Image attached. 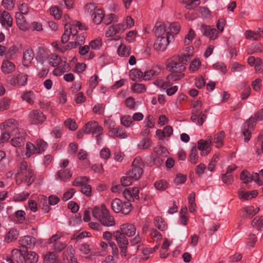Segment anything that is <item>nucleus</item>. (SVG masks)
I'll return each instance as SVG.
<instances>
[{
    "instance_id": "44",
    "label": "nucleus",
    "mask_w": 263,
    "mask_h": 263,
    "mask_svg": "<svg viewBox=\"0 0 263 263\" xmlns=\"http://www.w3.org/2000/svg\"><path fill=\"white\" fill-rule=\"evenodd\" d=\"M189 161L193 164H195L198 161V151L195 147H192L191 150Z\"/></svg>"
},
{
    "instance_id": "24",
    "label": "nucleus",
    "mask_w": 263,
    "mask_h": 263,
    "mask_svg": "<svg viewBox=\"0 0 263 263\" xmlns=\"http://www.w3.org/2000/svg\"><path fill=\"white\" fill-rule=\"evenodd\" d=\"M16 24L19 29L25 31L29 29V25L25 18L21 13L16 12L15 14Z\"/></svg>"
},
{
    "instance_id": "28",
    "label": "nucleus",
    "mask_w": 263,
    "mask_h": 263,
    "mask_svg": "<svg viewBox=\"0 0 263 263\" xmlns=\"http://www.w3.org/2000/svg\"><path fill=\"white\" fill-rule=\"evenodd\" d=\"M34 57V53L32 49L26 48L23 52V64L28 66L31 62Z\"/></svg>"
},
{
    "instance_id": "7",
    "label": "nucleus",
    "mask_w": 263,
    "mask_h": 263,
    "mask_svg": "<svg viewBox=\"0 0 263 263\" xmlns=\"http://www.w3.org/2000/svg\"><path fill=\"white\" fill-rule=\"evenodd\" d=\"M111 206L112 211L116 213L127 215L132 210V204L129 202H122L118 198H115L111 201Z\"/></svg>"
},
{
    "instance_id": "58",
    "label": "nucleus",
    "mask_w": 263,
    "mask_h": 263,
    "mask_svg": "<svg viewBox=\"0 0 263 263\" xmlns=\"http://www.w3.org/2000/svg\"><path fill=\"white\" fill-rule=\"evenodd\" d=\"M201 62L198 59H194L191 63L189 69L192 72L197 71L200 66Z\"/></svg>"
},
{
    "instance_id": "11",
    "label": "nucleus",
    "mask_w": 263,
    "mask_h": 263,
    "mask_svg": "<svg viewBox=\"0 0 263 263\" xmlns=\"http://www.w3.org/2000/svg\"><path fill=\"white\" fill-rule=\"evenodd\" d=\"M84 132L86 134L91 133L93 136L98 137L102 135L103 127L96 121H90L87 123L84 127Z\"/></svg>"
},
{
    "instance_id": "59",
    "label": "nucleus",
    "mask_w": 263,
    "mask_h": 263,
    "mask_svg": "<svg viewBox=\"0 0 263 263\" xmlns=\"http://www.w3.org/2000/svg\"><path fill=\"white\" fill-rule=\"evenodd\" d=\"M90 233L86 231L77 232L72 237V239L80 240L85 237H90Z\"/></svg>"
},
{
    "instance_id": "56",
    "label": "nucleus",
    "mask_w": 263,
    "mask_h": 263,
    "mask_svg": "<svg viewBox=\"0 0 263 263\" xmlns=\"http://www.w3.org/2000/svg\"><path fill=\"white\" fill-rule=\"evenodd\" d=\"M195 33L194 31L191 29L185 35L184 43L185 45H188L190 44L195 37Z\"/></svg>"
},
{
    "instance_id": "13",
    "label": "nucleus",
    "mask_w": 263,
    "mask_h": 263,
    "mask_svg": "<svg viewBox=\"0 0 263 263\" xmlns=\"http://www.w3.org/2000/svg\"><path fill=\"white\" fill-rule=\"evenodd\" d=\"M14 136L10 141L11 144L14 147H20L24 145L25 141L26 133L22 129L13 136Z\"/></svg>"
},
{
    "instance_id": "25",
    "label": "nucleus",
    "mask_w": 263,
    "mask_h": 263,
    "mask_svg": "<svg viewBox=\"0 0 263 263\" xmlns=\"http://www.w3.org/2000/svg\"><path fill=\"white\" fill-rule=\"evenodd\" d=\"M27 83V75L23 73L18 74L16 78L13 77L10 80V83L13 86H25Z\"/></svg>"
},
{
    "instance_id": "52",
    "label": "nucleus",
    "mask_w": 263,
    "mask_h": 263,
    "mask_svg": "<svg viewBox=\"0 0 263 263\" xmlns=\"http://www.w3.org/2000/svg\"><path fill=\"white\" fill-rule=\"evenodd\" d=\"M132 89L135 93H143L146 91V88L144 84L140 83H135L132 86Z\"/></svg>"
},
{
    "instance_id": "33",
    "label": "nucleus",
    "mask_w": 263,
    "mask_h": 263,
    "mask_svg": "<svg viewBox=\"0 0 263 263\" xmlns=\"http://www.w3.org/2000/svg\"><path fill=\"white\" fill-rule=\"evenodd\" d=\"M130 78L134 81L143 80V72L138 69H133L129 72Z\"/></svg>"
},
{
    "instance_id": "18",
    "label": "nucleus",
    "mask_w": 263,
    "mask_h": 263,
    "mask_svg": "<svg viewBox=\"0 0 263 263\" xmlns=\"http://www.w3.org/2000/svg\"><path fill=\"white\" fill-rule=\"evenodd\" d=\"M22 48L20 44L13 45L7 50L6 57L10 59L15 58L21 53Z\"/></svg>"
},
{
    "instance_id": "60",
    "label": "nucleus",
    "mask_w": 263,
    "mask_h": 263,
    "mask_svg": "<svg viewBox=\"0 0 263 263\" xmlns=\"http://www.w3.org/2000/svg\"><path fill=\"white\" fill-rule=\"evenodd\" d=\"M135 180L134 178L130 177V175L127 174V176H124L121 178V182L123 186H127L131 185L133 182Z\"/></svg>"
},
{
    "instance_id": "39",
    "label": "nucleus",
    "mask_w": 263,
    "mask_h": 263,
    "mask_svg": "<svg viewBox=\"0 0 263 263\" xmlns=\"http://www.w3.org/2000/svg\"><path fill=\"white\" fill-rule=\"evenodd\" d=\"M110 133L114 137H119L121 139H124L127 137L124 129L120 126L115 127Z\"/></svg>"
},
{
    "instance_id": "46",
    "label": "nucleus",
    "mask_w": 263,
    "mask_h": 263,
    "mask_svg": "<svg viewBox=\"0 0 263 263\" xmlns=\"http://www.w3.org/2000/svg\"><path fill=\"white\" fill-rule=\"evenodd\" d=\"M187 213V209L186 206L182 207L180 212V223L186 225L188 221V217L186 214Z\"/></svg>"
},
{
    "instance_id": "3",
    "label": "nucleus",
    "mask_w": 263,
    "mask_h": 263,
    "mask_svg": "<svg viewBox=\"0 0 263 263\" xmlns=\"http://www.w3.org/2000/svg\"><path fill=\"white\" fill-rule=\"evenodd\" d=\"M263 119V109L258 111L255 115L254 117H251L247 120L242 126V135L245 137L244 140L248 142L250 140L252 132L254 129L255 123Z\"/></svg>"
},
{
    "instance_id": "6",
    "label": "nucleus",
    "mask_w": 263,
    "mask_h": 263,
    "mask_svg": "<svg viewBox=\"0 0 263 263\" xmlns=\"http://www.w3.org/2000/svg\"><path fill=\"white\" fill-rule=\"evenodd\" d=\"M77 28H78L80 30H86V26L79 21H73L72 22L71 24L68 23V22L65 23L64 33L61 37V41L63 44L67 42L71 35L72 37H74L75 35H77L78 30Z\"/></svg>"
},
{
    "instance_id": "35",
    "label": "nucleus",
    "mask_w": 263,
    "mask_h": 263,
    "mask_svg": "<svg viewBox=\"0 0 263 263\" xmlns=\"http://www.w3.org/2000/svg\"><path fill=\"white\" fill-rule=\"evenodd\" d=\"M24 258L27 263H35L38 260V255L34 252H27L24 255Z\"/></svg>"
},
{
    "instance_id": "20",
    "label": "nucleus",
    "mask_w": 263,
    "mask_h": 263,
    "mask_svg": "<svg viewBox=\"0 0 263 263\" xmlns=\"http://www.w3.org/2000/svg\"><path fill=\"white\" fill-rule=\"evenodd\" d=\"M161 69L159 66L157 65H153L151 69L143 73V80L147 81L151 80L154 77L158 75Z\"/></svg>"
},
{
    "instance_id": "9",
    "label": "nucleus",
    "mask_w": 263,
    "mask_h": 263,
    "mask_svg": "<svg viewBox=\"0 0 263 263\" xmlns=\"http://www.w3.org/2000/svg\"><path fill=\"white\" fill-rule=\"evenodd\" d=\"M0 129L1 131L11 133V135L13 136L15 133L19 132V130H21L22 128H18V124L16 120L9 119L0 124Z\"/></svg>"
},
{
    "instance_id": "2",
    "label": "nucleus",
    "mask_w": 263,
    "mask_h": 263,
    "mask_svg": "<svg viewBox=\"0 0 263 263\" xmlns=\"http://www.w3.org/2000/svg\"><path fill=\"white\" fill-rule=\"evenodd\" d=\"M93 217L98 220L101 223L106 227H112L116 224L115 219L111 216L106 206L102 204L96 206L92 210Z\"/></svg>"
},
{
    "instance_id": "55",
    "label": "nucleus",
    "mask_w": 263,
    "mask_h": 263,
    "mask_svg": "<svg viewBox=\"0 0 263 263\" xmlns=\"http://www.w3.org/2000/svg\"><path fill=\"white\" fill-rule=\"evenodd\" d=\"M149 235L154 241L157 242L160 241L162 238L161 233L155 229H152L151 230Z\"/></svg>"
},
{
    "instance_id": "34",
    "label": "nucleus",
    "mask_w": 263,
    "mask_h": 263,
    "mask_svg": "<svg viewBox=\"0 0 263 263\" xmlns=\"http://www.w3.org/2000/svg\"><path fill=\"white\" fill-rule=\"evenodd\" d=\"M154 223L155 226L160 231H164L167 228V225L164 220L161 217L157 216L154 218Z\"/></svg>"
},
{
    "instance_id": "4",
    "label": "nucleus",
    "mask_w": 263,
    "mask_h": 263,
    "mask_svg": "<svg viewBox=\"0 0 263 263\" xmlns=\"http://www.w3.org/2000/svg\"><path fill=\"white\" fill-rule=\"evenodd\" d=\"M49 64L55 68L52 71V73L55 76H61L66 71L70 70L68 63L65 61H63L62 58L54 54H51L49 57Z\"/></svg>"
},
{
    "instance_id": "26",
    "label": "nucleus",
    "mask_w": 263,
    "mask_h": 263,
    "mask_svg": "<svg viewBox=\"0 0 263 263\" xmlns=\"http://www.w3.org/2000/svg\"><path fill=\"white\" fill-rule=\"evenodd\" d=\"M19 243L23 247L31 248L35 245V239L31 236H25L20 238Z\"/></svg>"
},
{
    "instance_id": "53",
    "label": "nucleus",
    "mask_w": 263,
    "mask_h": 263,
    "mask_svg": "<svg viewBox=\"0 0 263 263\" xmlns=\"http://www.w3.org/2000/svg\"><path fill=\"white\" fill-rule=\"evenodd\" d=\"M151 146V141L148 138L143 139L138 144L139 149H147Z\"/></svg>"
},
{
    "instance_id": "5",
    "label": "nucleus",
    "mask_w": 263,
    "mask_h": 263,
    "mask_svg": "<svg viewBox=\"0 0 263 263\" xmlns=\"http://www.w3.org/2000/svg\"><path fill=\"white\" fill-rule=\"evenodd\" d=\"M16 181L19 183L24 182L27 185H30L34 179V174L33 170L28 167L27 163L25 161L22 162L20 171L16 174Z\"/></svg>"
},
{
    "instance_id": "12",
    "label": "nucleus",
    "mask_w": 263,
    "mask_h": 263,
    "mask_svg": "<svg viewBox=\"0 0 263 263\" xmlns=\"http://www.w3.org/2000/svg\"><path fill=\"white\" fill-rule=\"evenodd\" d=\"M46 117L40 110H32L28 115L29 122L33 124H42L46 120Z\"/></svg>"
},
{
    "instance_id": "32",
    "label": "nucleus",
    "mask_w": 263,
    "mask_h": 263,
    "mask_svg": "<svg viewBox=\"0 0 263 263\" xmlns=\"http://www.w3.org/2000/svg\"><path fill=\"white\" fill-rule=\"evenodd\" d=\"M18 235L19 232L17 229H10L6 234L5 241L7 242H10L14 241L17 239Z\"/></svg>"
},
{
    "instance_id": "41",
    "label": "nucleus",
    "mask_w": 263,
    "mask_h": 263,
    "mask_svg": "<svg viewBox=\"0 0 263 263\" xmlns=\"http://www.w3.org/2000/svg\"><path fill=\"white\" fill-rule=\"evenodd\" d=\"M26 156L27 157H30L32 155L38 154L36 147L31 142H27L26 146Z\"/></svg>"
},
{
    "instance_id": "19",
    "label": "nucleus",
    "mask_w": 263,
    "mask_h": 263,
    "mask_svg": "<svg viewBox=\"0 0 263 263\" xmlns=\"http://www.w3.org/2000/svg\"><path fill=\"white\" fill-rule=\"evenodd\" d=\"M72 175V171L69 168H60L57 173L56 178L66 182L69 180Z\"/></svg>"
},
{
    "instance_id": "22",
    "label": "nucleus",
    "mask_w": 263,
    "mask_h": 263,
    "mask_svg": "<svg viewBox=\"0 0 263 263\" xmlns=\"http://www.w3.org/2000/svg\"><path fill=\"white\" fill-rule=\"evenodd\" d=\"M16 66L14 63L7 59L3 61L1 70L4 74H10L15 70Z\"/></svg>"
},
{
    "instance_id": "23",
    "label": "nucleus",
    "mask_w": 263,
    "mask_h": 263,
    "mask_svg": "<svg viewBox=\"0 0 263 263\" xmlns=\"http://www.w3.org/2000/svg\"><path fill=\"white\" fill-rule=\"evenodd\" d=\"M201 31L203 35L209 37L210 40H215L217 37L218 31L217 30L210 26H202L201 27Z\"/></svg>"
},
{
    "instance_id": "62",
    "label": "nucleus",
    "mask_w": 263,
    "mask_h": 263,
    "mask_svg": "<svg viewBox=\"0 0 263 263\" xmlns=\"http://www.w3.org/2000/svg\"><path fill=\"white\" fill-rule=\"evenodd\" d=\"M84 9L87 13L92 14L98 8L96 4L90 3L85 5Z\"/></svg>"
},
{
    "instance_id": "47",
    "label": "nucleus",
    "mask_w": 263,
    "mask_h": 263,
    "mask_svg": "<svg viewBox=\"0 0 263 263\" xmlns=\"http://www.w3.org/2000/svg\"><path fill=\"white\" fill-rule=\"evenodd\" d=\"M88 178L86 177H79L76 178L72 183V185L75 186H80L81 187L87 183Z\"/></svg>"
},
{
    "instance_id": "49",
    "label": "nucleus",
    "mask_w": 263,
    "mask_h": 263,
    "mask_svg": "<svg viewBox=\"0 0 263 263\" xmlns=\"http://www.w3.org/2000/svg\"><path fill=\"white\" fill-rule=\"evenodd\" d=\"M245 35L247 40L251 41H257L259 39V34L257 32H254L251 30L246 31Z\"/></svg>"
},
{
    "instance_id": "21",
    "label": "nucleus",
    "mask_w": 263,
    "mask_h": 263,
    "mask_svg": "<svg viewBox=\"0 0 263 263\" xmlns=\"http://www.w3.org/2000/svg\"><path fill=\"white\" fill-rule=\"evenodd\" d=\"M121 232L124 235L132 237L136 234V228L135 226L131 223H124L120 227Z\"/></svg>"
},
{
    "instance_id": "36",
    "label": "nucleus",
    "mask_w": 263,
    "mask_h": 263,
    "mask_svg": "<svg viewBox=\"0 0 263 263\" xmlns=\"http://www.w3.org/2000/svg\"><path fill=\"white\" fill-rule=\"evenodd\" d=\"M259 210V208H254L253 206H248L243 209V216L251 218L257 214Z\"/></svg>"
},
{
    "instance_id": "10",
    "label": "nucleus",
    "mask_w": 263,
    "mask_h": 263,
    "mask_svg": "<svg viewBox=\"0 0 263 263\" xmlns=\"http://www.w3.org/2000/svg\"><path fill=\"white\" fill-rule=\"evenodd\" d=\"M212 140V137L209 136L206 140L201 139L198 141L197 148L200 151L201 156H205L211 152Z\"/></svg>"
},
{
    "instance_id": "37",
    "label": "nucleus",
    "mask_w": 263,
    "mask_h": 263,
    "mask_svg": "<svg viewBox=\"0 0 263 263\" xmlns=\"http://www.w3.org/2000/svg\"><path fill=\"white\" fill-rule=\"evenodd\" d=\"M225 137V134L223 132L221 131L214 136V143L215 144V146L217 148L221 147L223 144V139Z\"/></svg>"
},
{
    "instance_id": "63",
    "label": "nucleus",
    "mask_w": 263,
    "mask_h": 263,
    "mask_svg": "<svg viewBox=\"0 0 263 263\" xmlns=\"http://www.w3.org/2000/svg\"><path fill=\"white\" fill-rule=\"evenodd\" d=\"M137 31L136 30H131L127 34L125 37L126 41L128 43H133L135 41L137 37Z\"/></svg>"
},
{
    "instance_id": "51",
    "label": "nucleus",
    "mask_w": 263,
    "mask_h": 263,
    "mask_svg": "<svg viewBox=\"0 0 263 263\" xmlns=\"http://www.w3.org/2000/svg\"><path fill=\"white\" fill-rule=\"evenodd\" d=\"M36 144L37 146L36 147L37 151V153L44 152L48 147L47 143L41 139L37 140L36 141Z\"/></svg>"
},
{
    "instance_id": "8",
    "label": "nucleus",
    "mask_w": 263,
    "mask_h": 263,
    "mask_svg": "<svg viewBox=\"0 0 263 263\" xmlns=\"http://www.w3.org/2000/svg\"><path fill=\"white\" fill-rule=\"evenodd\" d=\"M143 163L140 157H136L134 159L132 163V169L128 173L130 175V177L134 179L137 180L139 179L143 173Z\"/></svg>"
},
{
    "instance_id": "54",
    "label": "nucleus",
    "mask_w": 263,
    "mask_h": 263,
    "mask_svg": "<svg viewBox=\"0 0 263 263\" xmlns=\"http://www.w3.org/2000/svg\"><path fill=\"white\" fill-rule=\"evenodd\" d=\"M50 14L56 20H59L62 16V11L56 6L51 7L50 9Z\"/></svg>"
},
{
    "instance_id": "57",
    "label": "nucleus",
    "mask_w": 263,
    "mask_h": 263,
    "mask_svg": "<svg viewBox=\"0 0 263 263\" xmlns=\"http://www.w3.org/2000/svg\"><path fill=\"white\" fill-rule=\"evenodd\" d=\"M154 185L156 189L159 191H164L167 187V183L164 180L156 181Z\"/></svg>"
},
{
    "instance_id": "42",
    "label": "nucleus",
    "mask_w": 263,
    "mask_h": 263,
    "mask_svg": "<svg viewBox=\"0 0 263 263\" xmlns=\"http://www.w3.org/2000/svg\"><path fill=\"white\" fill-rule=\"evenodd\" d=\"M30 195L28 192H23L20 193L15 194L13 198V200L15 202H22L27 200Z\"/></svg>"
},
{
    "instance_id": "43",
    "label": "nucleus",
    "mask_w": 263,
    "mask_h": 263,
    "mask_svg": "<svg viewBox=\"0 0 263 263\" xmlns=\"http://www.w3.org/2000/svg\"><path fill=\"white\" fill-rule=\"evenodd\" d=\"M252 179L259 185H263V169L259 171L258 173H253L252 174Z\"/></svg>"
},
{
    "instance_id": "50",
    "label": "nucleus",
    "mask_w": 263,
    "mask_h": 263,
    "mask_svg": "<svg viewBox=\"0 0 263 263\" xmlns=\"http://www.w3.org/2000/svg\"><path fill=\"white\" fill-rule=\"evenodd\" d=\"M102 45V41L101 38H97L95 40H92L89 43V47L93 50H97Z\"/></svg>"
},
{
    "instance_id": "29",
    "label": "nucleus",
    "mask_w": 263,
    "mask_h": 263,
    "mask_svg": "<svg viewBox=\"0 0 263 263\" xmlns=\"http://www.w3.org/2000/svg\"><path fill=\"white\" fill-rule=\"evenodd\" d=\"M124 235L120 231H116L114 233V237L119 247L127 246L128 245V241Z\"/></svg>"
},
{
    "instance_id": "31",
    "label": "nucleus",
    "mask_w": 263,
    "mask_h": 263,
    "mask_svg": "<svg viewBox=\"0 0 263 263\" xmlns=\"http://www.w3.org/2000/svg\"><path fill=\"white\" fill-rule=\"evenodd\" d=\"M22 99L30 104L34 103L36 97L35 93L32 91H25L21 96Z\"/></svg>"
},
{
    "instance_id": "15",
    "label": "nucleus",
    "mask_w": 263,
    "mask_h": 263,
    "mask_svg": "<svg viewBox=\"0 0 263 263\" xmlns=\"http://www.w3.org/2000/svg\"><path fill=\"white\" fill-rule=\"evenodd\" d=\"M123 27L122 25H119V23L109 26L105 31V37H111L117 34L122 33L124 31Z\"/></svg>"
},
{
    "instance_id": "1",
    "label": "nucleus",
    "mask_w": 263,
    "mask_h": 263,
    "mask_svg": "<svg viewBox=\"0 0 263 263\" xmlns=\"http://www.w3.org/2000/svg\"><path fill=\"white\" fill-rule=\"evenodd\" d=\"M190 60L189 54H180L174 55L168 59L166 62V66L168 70L174 73H179L176 76H172L174 80H179L184 77L183 72L185 69V65Z\"/></svg>"
},
{
    "instance_id": "16",
    "label": "nucleus",
    "mask_w": 263,
    "mask_h": 263,
    "mask_svg": "<svg viewBox=\"0 0 263 263\" xmlns=\"http://www.w3.org/2000/svg\"><path fill=\"white\" fill-rule=\"evenodd\" d=\"M171 36L160 37L157 36V40L154 44V48L157 50H163L169 44Z\"/></svg>"
},
{
    "instance_id": "64",
    "label": "nucleus",
    "mask_w": 263,
    "mask_h": 263,
    "mask_svg": "<svg viewBox=\"0 0 263 263\" xmlns=\"http://www.w3.org/2000/svg\"><path fill=\"white\" fill-rule=\"evenodd\" d=\"M56 259V254L53 252H49L45 256L44 261L45 263H54Z\"/></svg>"
},
{
    "instance_id": "61",
    "label": "nucleus",
    "mask_w": 263,
    "mask_h": 263,
    "mask_svg": "<svg viewBox=\"0 0 263 263\" xmlns=\"http://www.w3.org/2000/svg\"><path fill=\"white\" fill-rule=\"evenodd\" d=\"M218 160H219L218 155H217V154L214 155L208 165V168L209 171L212 172L214 170L215 166L216 165V164L218 162Z\"/></svg>"
},
{
    "instance_id": "14",
    "label": "nucleus",
    "mask_w": 263,
    "mask_h": 263,
    "mask_svg": "<svg viewBox=\"0 0 263 263\" xmlns=\"http://www.w3.org/2000/svg\"><path fill=\"white\" fill-rule=\"evenodd\" d=\"M13 18L10 13L0 9V23L6 29H9L12 26Z\"/></svg>"
},
{
    "instance_id": "30",
    "label": "nucleus",
    "mask_w": 263,
    "mask_h": 263,
    "mask_svg": "<svg viewBox=\"0 0 263 263\" xmlns=\"http://www.w3.org/2000/svg\"><path fill=\"white\" fill-rule=\"evenodd\" d=\"M131 52V48L129 46L126 45L121 43L118 47L117 49V53L121 57H128Z\"/></svg>"
},
{
    "instance_id": "27",
    "label": "nucleus",
    "mask_w": 263,
    "mask_h": 263,
    "mask_svg": "<svg viewBox=\"0 0 263 263\" xmlns=\"http://www.w3.org/2000/svg\"><path fill=\"white\" fill-rule=\"evenodd\" d=\"M105 11L101 8L97 9L91 15L93 23L96 25L101 23L105 17Z\"/></svg>"
},
{
    "instance_id": "48",
    "label": "nucleus",
    "mask_w": 263,
    "mask_h": 263,
    "mask_svg": "<svg viewBox=\"0 0 263 263\" xmlns=\"http://www.w3.org/2000/svg\"><path fill=\"white\" fill-rule=\"evenodd\" d=\"M251 224L253 227L261 230L263 229V216L256 217L253 220Z\"/></svg>"
},
{
    "instance_id": "40",
    "label": "nucleus",
    "mask_w": 263,
    "mask_h": 263,
    "mask_svg": "<svg viewBox=\"0 0 263 263\" xmlns=\"http://www.w3.org/2000/svg\"><path fill=\"white\" fill-rule=\"evenodd\" d=\"M119 21L118 16L114 13H109L107 15L105 14L103 23L105 25H109L112 23H116Z\"/></svg>"
},
{
    "instance_id": "45",
    "label": "nucleus",
    "mask_w": 263,
    "mask_h": 263,
    "mask_svg": "<svg viewBox=\"0 0 263 263\" xmlns=\"http://www.w3.org/2000/svg\"><path fill=\"white\" fill-rule=\"evenodd\" d=\"M121 124L126 127H129L134 125L132 117L129 115H124L120 118Z\"/></svg>"
},
{
    "instance_id": "17",
    "label": "nucleus",
    "mask_w": 263,
    "mask_h": 263,
    "mask_svg": "<svg viewBox=\"0 0 263 263\" xmlns=\"http://www.w3.org/2000/svg\"><path fill=\"white\" fill-rule=\"evenodd\" d=\"M166 25L161 23H157L155 26V33L156 36L164 37L171 36L173 39L174 36L169 31L166 30Z\"/></svg>"
},
{
    "instance_id": "38",
    "label": "nucleus",
    "mask_w": 263,
    "mask_h": 263,
    "mask_svg": "<svg viewBox=\"0 0 263 263\" xmlns=\"http://www.w3.org/2000/svg\"><path fill=\"white\" fill-rule=\"evenodd\" d=\"M189 209L191 213H194L196 211V204L195 203V194L192 192L188 197Z\"/></svg>"
}]
</instances>
